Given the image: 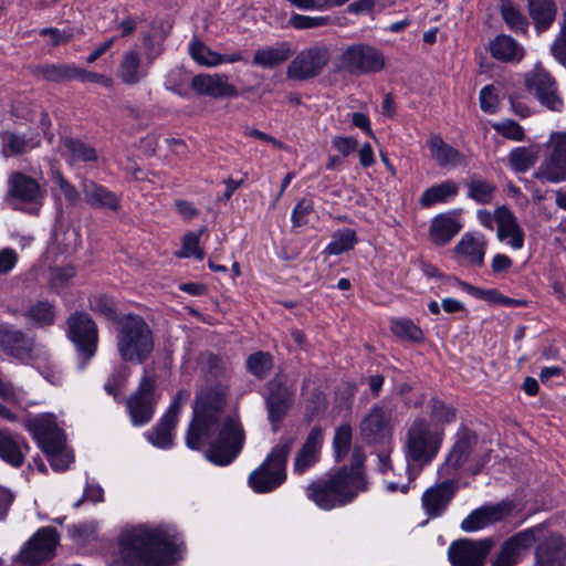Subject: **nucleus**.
Masks as SVG:
<instances>
[{"label": "nucleus", "mask_w": 566, "mask_h": 566, "mask_svg": "<svg viewBox=\"0 0 566 566\" xmlns=\"http://www.w3.org/2000/svg\"><path fill=\"white\" fill-rule=\"evenodd\" d=\"M227 391L226 386H216L196 397L186 433L187 447L201 450L207 444L206 457L217 465L230 464L245 442V431L239 417L223 416Z\"/></svg>", "instance_id": "obj_1"}, {"label": "nucleus", "mask_w": 566, "mask_h": 566, "mask_svg": "<svg viewBox=\"0 0 566 566\" xmlns=\"http://www.w3.org/2000/svg\"><path fill=\"white\" fill-rule=\"evenodd\" d=\"M117 543L118 557L125 566H174L178 559L174 536L159 527H127Z\"/></svg>", "instance_id": "obj_2"}, {"label": "nucleus", "mask_w": 566, "mask_h": 566, "mask_svg": "<svg viewBox=\"0 0 566 566\" xmlns=\"http://www.w3.org/2000/svg\"><path fill=\"white\" fill-rule=\"evenodd\" d=\"M364 461V452L354 449L350 467H343L335 473L308 484L306 496L325 511L350 504L359 493L368 490V481L363 471Z\"/></svg>", "instance_id": "obj_3"}, {"label": "nucleus", "mask_w": 566, "mask_h": 566, "mask_svg": "<svg viewBox=\"0 0 566 566\" xmlns=\"http://www.w3.org/2000/svg\"><path fill=\"white\" fill-rule=\"evenodd\" d=\"M23 427L32 434L39 447L46 454L55 471H64L73 461V454L65 447V437L51 413L28 417Z\"/></svg>", "instance_id": "obj_4"}, {"label": "nucleus", "mask_w": 566, "mask_h": 566, "mask_svg": "<svg viewBox=\"0 0 566 566\" xmlns=\"http://www.w3.org/2000/svg\"><path fill=\"white\" fill-rule=\"evenodd\" d=\"M153 349V333L143 317L129 314L119 321L117 350L123 360L143 364Z\"/></svg>", "instance_id": "obj_5"}, {"label": "nucleus", "mask_w": 566, "mask_h": 566, "mask_svg": "<svg viewBox=\"0 0 566 566\" xmlns=\"http://www.w3.org/2000/svg\"><path fill=\"white\" fill-rule=\"evenodd\" d=\"M293 444L294 438L282 437L260 467L251 472L248 482L254 492H271L286 480V462Z\"/></svg>", "instance_id": "obj_6"}, {"label": "nucleus", "mask_w": 566, "mask_h": 566, "mask_svg": "<svg viewBox=\"0 0 566 566\" xmlns=\"http://www.w3.org/2000/svg\"><path fill=\"white\" fill-rule=\"evenodd\" d=\"M444 432L432 428L424 418H416L407 430L406 457L420 468L430 464L438 455Z\"/></svg>", "instance_id": "obj_7"}, {"label": "nucleus", "mask_w": 566, "mask_h": 566, "mask_svg": "<svg viewBox=\"0 0 566 566\" xmlns=\"http://www.w3.org/2000/svg\"><path fill=\"white\" fill-rule=\"evenodd\" d=\"M156 387V377L144 374L136 390L127 397L125 403L133 426L140 427L153 419L159 399Z\"/></svg>", "instance_id": "obj_8"}, {"label": "nucleus", "mask_w": 566, "mask_h": 566, "mask_svg": "<svg viewBox=\"0 0 566 566\" xmlns=\"http://www.w3.org/2000/svg\"><path fill=\"white\" fill-rule=\"evenodd\" d=\"M395 428L394 408L388 401L374 405L361 418L359 433L364 442L380 444L390 440Z\"/></svg>", "instance_id": "obj_9"}, {"label": "nucleus", "mask_w": 566, "mask_h": 566, "mask_svg": "<svg viewBox=\"0 0 566 566\" xmlns=\"http://www.w3.org/2000/svg\"><path fill=\"white\" fill-rule=\"evenodd\" d=\"M10 200L14 209L22 210L30 214H39L45 198V191L32 177L15 171L8 180Z\"/></svg>", "instance_id": "obj_10"}, {"label": "nucleus", "mask_w": 566, "mask_h": 566, "mask_svg": "<svg viewBox=\"0 0 566 566\" xmlns=\"http://www.w3.org/2000/svg\"><path fill=\"white\" fill-rule=\"evenodd\" d=\"M331 60L329 50L324 45H315L302 50L289 63L286 77L295 82H305L318 76Z\"/></svg>", "instance_id": "obj_11"}, {"label": "nucleus", "mask_w": 566, "mask_h": 566, "mask_svg": "<svg viewBox=\"0 0 566 566\" xmlns=\"http://www.w3.org/2000/svg\"><path fill=\"white\" fill-rule=\"evenodd\" d=\"M67 332L84 359L81 366L84 368L97 349V326L88 314L76 312L67 318Z\"/></svg>", "instance_id": "obj_12"}, {"label": "nucleus", "mask_w": 566, "mask_h": 566, "mask_svg": "<svg viewBox=\"0 0 566 566\" xmlns=\"http://www.w3.org/2000/svg\"><path fill=\"white\" fill-rule=\"evenodd\" d=\"M543 532L544 524H538L504 541L500 552L492 559V566H515L537 542Z\"/></svg>", "instance_id": "obj_13"}, {"label": "nucleus", "mask_w": 566, "mask_h": 566, "mask_svg": "<svg viewBox=\"0 0 566 566\" xmlns=\"http://www.w3.org/2000/svg\"><path fill=\"white\" fill-rule=\"evenodd\" d=\"M493 546L494 541L491 538H460L449 545L448 559L452 566H484Z\"/></svg>", "instance_id": "obj_14"}, {"label": "nucleus", "mask_w": 566, "mask_h": 566, "mask_svg": "<svg viewBox=\"0 0 566 566\" xmlns=\"http://www.w3.org/2000/svg\"><path fill=\"white\" fill-rule=\"evenodd\" d=\"M340 62L347 72L355 75L376 73L382 70L385 65L382 54L366 44H355L347 48L342 54Z\"/></svg>", "instance_id": "obj_15"}, {"label": "nucleus", "mask_w": 566, "mask_h": 566, "mask_svg": "<svg viewBox=\"0 0 566 566\" xmlns=\"http://www.w3.org/2000/svg\"><path fill=\"white\" fill-rule=\"evenodd\" d=\"M59 541V534L55 528H40L22 547L20 560L28 566L48 562L54 556Z\"/></svg>", "instance_id": "obj_16"}, {"label": "nucleus", "mask_w": 566, "mask_h": 566, "mask_svg": "<svg viewBox=\"0 0 566 566\" xmlns=\"http://www.w3.org/2000/svg\"><path fill=\"white\" fill-rule=\"evenodd\" d=\"M525 86L542 105L553 112H562L564 103L557 93L556 81L539 64L525 74Z\"/></svg>", "instance_id": "obj_17"}, {"label": "nucleus", "mask_w": 566, "mask_h": 566, "mask_svg": "<svg viewBox=\"0 0 566 566\" xmlns=\"http://www.w3.org/2000/svg\"><path fill=\"white\" fill-rule=\"evenodd\" d=\"M294 402V391L289 388L282 377L275 376L268 382L265 405L269 421L273 431L279 430L280 422L284 419Z\"/></svg>", "instance_id": "obj_18"}, {"label": "nucleus", "mask_w": 566, "mask_h": 566, "mask_svg": "<svg viewBox=\"0 0 566 566\" xmlns=\"http://www.w3.org/2000/svg\"><path fill=\"white\" fill-rule=\"evenodd\" d=\"M515 509L513 501L503 500L495 504H485L473 510L461 523L467 533L476 532L507 518Z\"/></svg>", "instance_id": "obj_19"}, {"label": "nucleus", "mask_w": 566, "mask_h": 566, "mask_svg": "<svg viewBox=\"0 0 566 566\" xmlns=\"http://www.w3.org/2000/svg\"><path fill=\"white\" fill-rule=\"evenodd\" d=\"M536 543L534 566H564L566 545L558 534L549 532L544 525V532Z\"/></svg>", "instance_id": "obj_20"}, {"label": "nucleus", "mask_w": 566, "mask_h": 566, "mask_svg": "<svg viewBox=\"0 0 566 566\" xmlns=\"http://www.w3.org/2000/svg\"><path fill=\"white\" fill-rule=\"evenodd\" d=\"M458 490L455 482L447 480L427 489L421 496L422 507L430 518L441 516Z\"/></svg>", "instance_id": "obj_21"}, {"label": "nucleus", "mask_w": 566, "mask_h": 566, "mask_svg": "<svg viewBox=\"0 0 566 566\" xmlns=\"http://www.w3.org/2000/svg\"><path fill=\"white\" fill-rule=\"evenodd\" d=\"M0 347L6 354L19 360H25L33 357L38 345L33 338L28 337L22 331L11 325H1Z\"/></svg>", "instance_id": "obj_22"}, {"label": "nucleus", "mask_w": 566, "mask_h": 566, "mask_svg": "<svg viewBox=\"0 0 566 566\" xmlns=\"http://www.w3.org/2000/svg\"><path fill=\"white\" fill-rule=\"evenodd\" d=\"M191 87L200 95L213 98L235 97L238 90L229 83L226 74H200L192 78Z\"/></svg>", "instance_id": "obj_23"}, {"label": "nucleus", "mask_w": 566, "mask_h": 566, "mask_svg": "<svg viewBox=\"0 0 566 566\" xmlns=\"http://www.w3.org/2000/svg\"><path fill=\"white\" fill-rule=\"evenodd\" d=\"M323 443V430L321 427H313L304 444L296 453L293 472L303 474L319 460L321 448Z\"/></svg>", "instance_id": "obj_24"}, {"label": "nucleus", "mask_w": 566, "mask_h": 566, "mask_svg": "<svg viewBox=\"0 0 566 566\" xmlns=\"http://www.w3.org/2000/svg\"><path fill=\"white\" fill-rule=\"evenodd\" d=\"M496 217L497 239L511 247L513 250L522 249L524 245V231L518 226L512 211L507 207L501 206L496 209Z\"/></svg>", "instance_id": "obj_25"}, {"label": "nucleus", "mask_w": 566, "mask_h": 566, "mask_svg": "<svg viewBox=\"0 0 566 566\" xmlns=\"http://www.w3.org/2000/svg\"><path fill=\"white\" fill-rule=\"evenodd\" d=\"M486 245L488 241L483 234L468 232L454 247V253L469 264L481 266L484 263Z\"/></svg>", "instance_id": "obj_26"}, {"label": "nucleus", "mask_w": 566, "mask_h": 566, "mask_svg": "<svg viewBox=\"0 0 566 566\" xmlns=\"http://www.w3.org/2000/svg\"><path fill=\"white\" fill-rule=\"evenodd\" d=\"M81 190L85 202L93 208L109 209L112 211L119 209V196L93 180L84 179L81 184Z\"/></svg>", "instance_id": "obj_27"}, {"label": "nucleus", "mask_w": 566, "mask_h": 566, "mask_svg": "<svg viewBox=\"0 0 566 566\" xmlns=\"http://www.w3.org/2000/svg\"><path fill=\"white\" fill-rule=\"evenodd\" d=\"M2 153L6 157L19 156L29 153L41 145L39 134H21L17 132H3L1 134Z\"/></svg>", "instance_id": "obj_28"}, {"label": "nucleus", "mask_w": 566, "mask_h": 566, "mask_svg": "<svg viewBox=\"0 0 566 566\" xmlns=\"http://www.w3.org/2000/svg\"><path fill=\"white\" fill-rule=\"evenodd\" d=\"M29 446L22 438L14 437L9 430L0 429V458L8 464L19 468L23 464Z\"/></svg>", "instance_id": "obj_29"}, {"label": "nucleus", "mask_w": 566, "mask_h": 566, "mask_svg": "<svg viewBox=\"0 0 566 566\" xmlns=\"http://www.w3.org/2000/svg\"><path fill=\"white\" fill-rule=\"evenodd\" d=\"M491 55L501 62L518 63L525 55V49L512 36L496 35L489 43Z\"/></svg>", "instance_id": "obj_30"}, {"label": "nucleus", "mask_w": 566, "mask_h": 566, "mask_svg": "<svg viewBox=\"0 0 566 566\" xmlns=\"http://www.w3.org/2000/svg\"><path fill=\"white\" fill-rule=\"evenodd\" d=\"M427 145L431 157L442 168H453L464 163V156L438 134L430 135Z\"/></svg>", "instance_id": "obj_31"}, {"label": "nucleus", "mask_w": 566, "mask_h": 566, "mask_svg": "<svg viewBox=\"0 0 566 566\" xmlns=\"http://www.w3.org/2000/svg\"><path fill=\"white\" fill-rule=\"evenodd\" d=\"M475 443L476 437L473 433L469 432L468 430L459 432L458 439L453 444L447 461L441 465L439 472L442 473L448 471L450 468L452 470H458L461 468L468 461Z\"/></svg>", "instance_id": "obj_32"}, {"label": "nucleus", "mask_w": 566, "mask_h": 566, "mask_svg": "<svg viewBox=\"0 0 566 566\" xmlns=\"http://www.w3.org/2000/svg\"><path fill=\"white\" fill-rule=\"evenodd\" d=\"M293 54L289 42H281L275 46H265L254 52L252 63L263 69H274L285 63Z\"/></svg>", "instance_id": "obj_33"}, {"label": "nucleus", "mask_w": 566, "mask_h": 566, "mask_svg": "<svg viewBox=\"0 0 566 566\" xmlns=\"http://www.w3.org/2000/svg\"><path fill=\"white\" fill-rule=\"evenodd\" d=\"M462 229V223L449 216L440 214L432 220L430 239L437 245H444L451 241Z\"/></svg>", "instance_id": "obj_34"}, {"label": "nucleus", "mask_w": 566, "mask_h": 566, "mask_svg": "<svg viewBox=\"0 0 566 566\" xmlns=\"http://www.w3.org/2000/svg\"><path fill=\"white\" fill-rule=\"evenodd\" d=\"M528 13L536 31L544 32L555 21L557 8L553 0H528Z\"/></svg>", "instance_id": "obj_35"}, {"label": "nucleus", "mask_w": 566, "mask_h": 566, "mask_svg": "<svg viewBox=\"0 0 566 566\" xmlns=\"http://www.w3.org/2000/svg\"><path fill=\"white\" fill-rule=\"evenodd\" d=\"M536 176L537 178L551 184L565 182L566 159L548 150V154L541 164Z\"/></svg>", "instance_id": "obj_36"}, {"label": "nucleus", "mask_w": 566, "mask_h": 566, "mask_svg": "<svg viewBox=\"0 0 566 566\" xmlns=\"http://www.w3.org/2000/svg\"><path fill=\"white\" fill-rule=\"evenodd\" d=\"M145 76L140 71V56L134 51H127L119 63L117 70V77L122 80L123 83L133 85L139 82V80Z\"/></svg>", "instance_id": "obj_37"}, {"label": "nucleus", "mask_w": 566, "mask_h": 566, "mask_svg": "<svg viewBox=\"0 0 566 566\" xmlns=\"http://www.w3.org/2000/svg\"><path fill=\"white\" fill-rule=\"evenodd\" d=\"M178 420L170 416L164 415L158 424L147 434V439L151 444L161 449H168L172 444V430Z\"/></svg>", "instance_id": "obj_38"}, {"label": "nucleus", "mask_w": 566, "mask_h": 566, "mask_svg": "<svg viewBox=\"0 0 566 566\" xmlns=\"http://www.w3.org/2000/svg\"><path fill=\"white\" fill-rule=\"evenodd\" d=\"M75 69L73 64H44L33 69V74L51 82H65L75 80Z\"/></svg>", "instance_id": "obj_39"}, {"label": "nucleus", "mask_w": 566, "mask_h": 566, "mask_svg": "<svg viewBox=\"0 0 566 566\" xmlns=\"http://www.w3.org/2000/svg\"><path fill=\"white\" fill-rule=\"evenodd\" d=\"M459 187L454 181L447 180L428 188L420 197L423 207H431L438 202H446L449 198L457 196Z\"/></svg>", "instance_id": "obj_40"}, {"label": "nucleus", "mask_w": 566, "mask_h": 566, "mask_svg": "<svg viewBox=\"0 0 566 566\" xmlns=\"http://www.w3.org/2000/svg\"><path fill=\"white\" fill-rule=\"evenodd\" d=\"M430 421L432 428H442L455 420L457 410L438 398H431L429 401Z\"/></svg>", "instance_id": "obj_41"}, {"label": "nucleus", "mask_w": 566, "mask_h": 566, "mask_svg": "<svg viewBox=\"0 0 566 566\" xmlns=\"http://www.w3.org/2000/svg\"><path fill=\"white\" fill-rule=\"evenodd\" d=\"M467 186L468 196L481 205L490 203L496 190V187L492 182L478 175H472L469 178Z\"/></svg>", "instance_id": "obj_42"}, {"label": "nucleus", "mask_w": 566, "mask_h": 566, "mask_svg": "<svg viewBox=\"0 0 566 566\" xmlns=\"http://www.w3.org/2000/svg\"><path fill=\"white\" fill-rule=\"evenodd\" d=\"M390 331L395 336L406 342L420 343L423 340L422 329L410 318H392L390 321Z\"/></svg>", "instance_id": "obj_43"}, {"label": "nucleus", "mask_w": 566, "mask_h": 566, "mask_svg": "<svg viewBox=\"0 0 566 566\" xmlns=\"http://www.w3.org/2000/svg\"><path fill=\"white\" fill-rule=\"evenodd\" d=\"M63 146L67 153V160L70 164L76 161H95L97 160L96 150L85 144L84 142L75 138H65Z\"/></svg>", "instance_id": "obj_44"}, {"label": "nucleus", "mask_w": 566, "mask_h": 566, "mask_svg": "<svg viewBox=\"0 0 566 566\" xmlns=\"http://www.w3.org/2000/svg\"><path fill=\"white\" fill-rule=\"evenodd\" d=\"M501 14L512 31L526 34L528 28L527 19L512 1H501Z\"/></svg>", "instance_id": "obj_45"}, {"label": "nucleus", "mask_w": 566, "mask_h": 566, "mask_svg": "<svg viewBox=\"0 0 566 566\" xmlns=\"http://www.w3.org/2000/svg\"><path fill=\"white\" fill-rule=\"evenodd\" d=\"M190 56L200 65L214 67L221 64V54L212 51L202 41L193 39L189 44Z\"/></svg>", "instance_id": "obj_46"}, {"label": "nucleus", "mask_w": 566, "mask_h": 566, "mask_svg": "<svg viewBox=\"0 0 566 566\" xmlns=\"http://www.w3.org/2000/svg\"><path fill=\"white\" fill-rule=\"evenodd\" d=\"M537 159V151L531 147H516L507 156L510 167L517 172L531 169Z\"/></svg>", "instance_id": "obj_47"}, {"label": "nucleus", "mask_w": 566, "mask_h": 566, "mask_svg": "<svg viewBox=\"0 0 566 566\" xmlns=\"http://www.w3.org/2000/svg\"><path fill=\"white\" fill-rule=\"evenodd\" d=\"M356 243V232L349 228L342 229L333 234L332 241L326 247L325 252L329 255H339L352 250Z\"/></svg>", "instance_id": "obj_48"}, {"label": "nucleus", "mask_w": 566, "mask_h": 566, "mask_svg": "<svg viewBox=\"0 0 566 566\" xmlns=\"http://www.w3.org/2000/svg\"><path fill=\"white\" fill-rule=\"evenodd\" d=\"M129 375L130 368L128 366L124 364L117 365L107 378L104 390L116 399L126 387Z\"/></svg>", "instance_id": "obj_49"}, {"label": "nucleus", "mask_w": 566, "mask_h": 566, "mask_svg": "<svg viewBox=\"0 0 566 566\" xmlns=\"http://www.w3.org/2000/svg\"><path fill=\"white\" fill-rule=\"evenodd\" d=\"M447 282L452 285L460 286L468 294H470L476 298L486 301L492 304H499V305L501 304L502 294L496 289H486V290L480 289V287L473 286L469 283L462 282V281L458 280L457 277H448Z\"/></svg>", "instance_id": "obj_50"}, {"label": "nucleus", "mask_w": 566, "mask_h": 566, "mask_svg": "<svg viewBox=\"0 0 566 566\" xmlns=\"http://www.w3.org/2000/svg\"><path fill=\"white\" fill-rule=\"evenodd\" d=\"M353 430L350 424L343 423L335 430L333 448L337 461H342L352 446Z\"/></svg>", "instance_id": "obj_51"}, {"label": "nucleus", "mask_w": 566, "mask_h": 566, "mask_svg": "<svg viewBox=\"0 0 566 566\" xmlns=\"http://www.w3.org/2000/svg\"><path fill=\"white\" fill-rule=\"evenodd\" d=\"M28 317L39 326L51 325L55 318L54 306L48 301H39L29 308Z\"/></svg>", "instance_id": "obj_52"}, {"label": "nucleus", "mask_w": 566, "mask_h": 566, "mask_svg": "<svg viewBox=\"0 0 566 566\" xmlns=\"http://www.w3.org/2000/svg\"><path fill=\"white\" fill-rule=\"evenodd\" d=\"M272 357L269 353L256 352L247 359L248 370L255 377L264 378L272 368Z\"/></svg>", "instance_id": "obj_53"}, {"label": "nucleus", "mask_w": 566, "mask_h": 566, "mask_svg": "<svg viewBox=\"0 0 566 566\" xmlns=\"http://www.w3.org/2000/svg\"><path fill=\"white\" fill-rule=\"evenodd\" d=\"M205 228H201L197 233L187 232L182 238V251L177 255L180 258L193 256L201 261L205 258L203 250L199 247L200 237L203 233Z\"/></svg>", "instance_id": "obj_54"}, {"label": "nucleus", "mask_w": 566, "mask_h": 566, "mask_svg": "<svg viewBox=\"0 0 566 566\" xmlns=\"http://www.w3.org/2000/svg\"><path fill=\"white\" fill-rule=\"evenodd\" d=\"M492 127L506 139L522 142L525 138L523 127L513 119H504L502 122L493 123Z\"/></svg>", "instance_id": "obj_55"}, {"label": "nucleus", "mask_w": 566, "mask_h": 566, "mask_svg": "<svg viewBox=\"0 0 566 566\" xmlns=\"http://www.w3.org/2000/svg\"><path fill=\"white\" fill-rule=\"evenodd\" d=\"M290 24L297 30L315 29L331 24V18L308 17L293 13L292 17L290 18Z\"/></svg>", "instance_id": "obj_56"}, {"label": "nucleus", "mask_w": 566, "mask_h": 566, "mask_svg": "<svg viewBox=\"0 0 566 566\" xmlns=\"http://www.w3.org/2000/svg\"><path fill=\"white\" fill-rule=\"evenodd\" d=\"M92 311L104 315L107 319L116 318V306L114 301L104 294H98L90 300Z\"/></svg>", "instance_id": "obj_57"}, {"label": "nucleus", "mask_w": 566, "mask_h": 566, "mask_svg": "<svg viewBox=\"0 0 566 566\" xmlns=\"http://www.w3.org/2000/svg\"><path fill=\"white\" fill-rule=\"evenodd\" d=\"M551 52L556 61L566 67V11L563 14L560 31L551 45Z\"/></svg>", "instance_id": "obj_58"}, {"label": "nucleus", "mask_w": 566, "mask_h": 566, "mask_svg": "<svg viewBox=\"0 0 566 566\" xmlns=\"http://www.w3.org/2000/svg\"><path fill=\"white\" fill-rule=\"evenodd\" d=\"M480 106L483 112L493 114L499 106V97L493 85H486L480 91Z\"/></svg>", "instance_id": "obj_59"}, {"label": "nucleus", "mask_w": 566, "mask_h": 566, "mask_svg": "<svg viewBox=\"0 0 566 566\" xmlns=\"http://www.w3.org/2000/svg\"><path fill=\"white\" fill-rule=\"evenodd\" d=\"M74 274L75 270L71 265L54 268L50 271V284L53 289L64 287Z\"/></svg>", "instance_id": "obj_60"}, {"label": "nucleus", "mask_w": 566, "mask_h": 566, "mask_svg": "<svg viewBox=\"0 0 566 566\" xmlns=\"http://www.w3.org/2000/svg\"><path fill=\"white\" fill-rule=\"evenodd\" d=\"M207 368L209 373L216 377L227 376L231 373V364L217 355L210 354L207 357Z\"/></svg>", "instance_id": "obj_61"}, {"label": "nucleus", "mask_w": 566, "mask_h": 566, "mask_svg": "<svg viewBox=\"0 0 566 566\" xmlns=\"http://www.w3.org/2000/svg\"><path fill=\"white\" fill-rule=\"evenodd\" d=\"M313 211V203L310 200H300L292 211V222L295 227L306 223V217Z\"/></svg>", "instance_id": "obj_62"}, {"label": "nucleus", "mask_w": 566, "mask_h": 566, "mask_svg": "<svg viewBox=\"0 0 566 566\" xmlns=\"http://www.w3.org/2000/svg\"><path fill=\"white\" fill-rule=\"evenodd\" d=\"M546 148L566 159V130L553 132L549 135Z\"/></svg>", "instance_id": "obj_63"}, {"label": "nucleus", "mask_w": 566, "mask_h": 566, "mask_svg": "<svg viewBox=\"0 0 566 566\" xmlns=\"http://www.w3.org/2000/svg\"><path fill=\"white\" fill-rule=\"evenodd\" d=\"M332 145L342 156L347 157L356 151L358 142L354 137L335 136L332 139Z\"/></svg>", "instance_id": "obj_64"}]
</instances>
